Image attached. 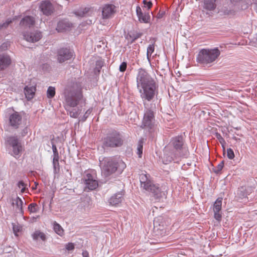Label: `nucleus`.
Instances as JSON below:
<instances>
[{
    "label": "nucleus",
    "instance_id": "nucleus-23",
    "mask_svg": "<svg viewBox=\"0 0 257 257\" xmlns=\"http://www.w3.org/2000/svg\"><path fill=\"white\" fill-rule=\"evenodd\" d=\"M52 151H53V164L54 167L55 168L56 165H59V163H58L59 159V154H58V152L57 151V147H56V145L53 143H52Z\"/></svg>",
    "mask_w": 257,
    "mask_h": 257
},
{
    "label": "nucleus",
    "instance_id": "nucleus-7",
    "mask_svg": "<svg viewBox=\"0 0 257 257\" xmlns=\"http://www.w3.org/2000/svg\"><path fill=\"white\" fill-rule=\"evenodd\" d=\"M123 143V138L121 134L113 130L106 135L102 139V147L113 148L121 147Z\"/></svg>",
    "mask_w": 257,
    "mask_h": 257
},
{
    "label": "nucleus",
    "instance_id": "nucleus-16",
    "mask_svg": "<svg viewBox=\"0 0 257 257\" xmlns=\"http://www.w3.org/2000/svg\"><path fill=\"white\" fill-rule=\"evenodd\" d=\"M23 36L24 39L29 42H35L39 41L41 37V33L39 31H36L30 33H24Z\"/></svg>",
    "mask_w": 257,
    "mask_h": 257
},
{
    "label": "nucleus",
    "instance_id": "nucleus-1",
    "mask_svg": "<svg viewBox=\"0 0 257 257\" xmlns=\"http://www.w3.org/2000/svg\"><path fill=\"white\" fill-rule=\"evenodd\" d=\"M136 82L143 101H151L157 92L158 86L155 80L146 69L140 68L137 71Z\"/></svg>",
    "mask_w": 257,
    "mask_h": 257
},
{
    "label": "nucleus",
    "instance_id": "nucleus-17",
    "mask_svg": "<svg viewBox=\"0 0 257 257\" xmlns=\"http://www.w3.org/2000/svg\"><path fill=\"white\" fill-rule=\"evenodd\" d=\"M136 14L140 22L148 23L150 21V15L149 12L143 13L139 6L136 7Z\"/></svg>",
    "mask_w": 257,
    "mask_h": 257
},
{
    "label": "nucleus",
    "instance_id": "nucleus-32",
    "mask_svg": "<svg viewBox=\"0 0 257 257\" xmlns=\"http://www.w3.org/2000/svg\"><path fill=\"white\" fill-rule=\"evenodd\" d=\"M55 94V88L52 86H49L47 91V95L48 98H52Z\"/></svg>",
    "mask_w": 257,
    "mask_h": 257
},
{
    "label": "nucleus",
    "instance_id": "nucleus-37",
    "mask_svg": "<svg viewBox=\"0 0 257 257\" xmlns=\"http://www.w3.org/2000/svg\"><path fill=\"white\" fill-rule=\"evenodd\" d=\"M12 225L14 233L16 236H18V233L20 231L22 227L20 225H16L14 223H13Z\"/></svg>",
    "mask_w": 257,
    "mask_h": 257
},
{
    "label": "nucleus",
    "instance_id": "nucleus-14",
    "mask_svg": "<svg viewBox=\"0 0 257 257\" xmlns=\"http://www.w3.org/2000/svg\"><path fill=\"white\" fill-rule=\"evenodd\" d=\"M22 116L17 111H15L9 116V122L11 126L15 128L19 127L21 123Z\"/></svg>",
    "mask_w": 257,
    "mask_h": 257
},
{
    "label": "nucleus",
    "instance_id": "nucleus-24",
    "mask_svg": "<svg viewBox=\"0 0 257 257\" xmlns=\"http://www.w3.org/2000/svg\"><path fill=\"white\" fill-rule=\"evenodd\" d=\"M35 88L33 87L26 86L24 89V93L28 100L32 99L35 94Z\"/></svg>",
    "mask_w": 257,
    "mask_h": 257
},
{
    "label": "nucleus",
    "instance_id": "nucleus-26",
    "mask_svg": "<svg viewBox=\"0 0 257 257\" xmlns=\"http://www.w3.org/2000/svg\"><path fill=\"white\" fill-rule=\"evenodd\" d=\"M13 205H15L17 209L19 210V211L21 213H23V202L22 200L19 197H16L15 199L14 200L13 202Z\"/></svg>",
    "mask_w": 257,
    "mask_h": 257
},
{
    "label": "nucleus",
    "instance_id": "nucleus-25",
    "mask_svg": "<svg viewBox=\"0 0 257 257\" xmlns=\"http://www.w3.org/2000/svg\"><path fill=\"white\" fill-rule=\"evenodd\" d=\"M53 228L55 232L59 236H62L64 235V229L57 222L54 221L53 223Z\"/></svg>",
    "mask_w": 257,
    "mask_h": 257
},
{
    "label": "nucleus",
    "instance_id": "nucleus-10",
    "mask_svg": "<svg viewBox=\"0 0 257 257\" xmlns=\"http://www.w3.org/2000/svg\"><path fill=\"white\" fill-rule=\"evenodd\" d=\"M116 12V7L113 4H107L102 7V18L109 19L112 18Z\"/></svg>",
    "mask_w": 257,
    "mask_h": 257
},
{
    "label": "nucleus",
    "instance_id": "nucleus-19",
    "mask_svg": "<svg viewBox=\"0 0 257 257\" xmlns=\"http://www.w3.org/2000/svg\"><path fill=\"white\" fill-rule=\"evenodd\" d=\"M72 24L68 20H61L58 23L56 30L59 32L68 31L72 27Z\"/></svg>",
    "mask_w": 257,
    "mask_h": 257
},
{
    "label": "nucleus",
    "instance_id": "nucleus-45",
    "mask_svg": "<svg viewBox=\"0 0 257 257\" xmlns=\"http://www.w3.org/2000/svg\"><path fill=\"white\" fill-rule=\"evenodd\" d=\"M18 186L19 188H21V191L23 192L25 189V183L23 181H20L18 183Z\"/></svg>",
    "mask_w": 257,
    "mask_h": 257
},
{
    "label": "nucleus",
    "instance_id": "nucleus-20",
    "mask_svg": "<svg viewBox=\"0 0 257 257\" xmlns=\"http://www.w3.org/2000/svg\"><path fill=\"white\" fill-rule=\"evenodd\" d=\"M123 196V194L121 192L116 193L109 199L108 203L110 205L117 206L121 202Z\"/></svg>",
    "mask_w": 257,
    "mask_h": 257
},
{
    "label": "nucleus",
    "instance_id": "nucleus-6",
    "mask_svg": "<svg viewBox=\"0 0 257 257\" xmlns=\"http://www.w3.org/2000/svg\"><path fill=\"white\" fill-rule=\"evenodd\" d=\"M145 106V113L141 127L147 129L150 133H155L158 130L155 121V113L149 108L148 104L145 101H143Z\"/></svg>",
    "mask_w": 257,
    "mask_h": 257
},
{
    "label": "nucleus",
    "instance_id": "nucleus-35",
    "mask_svg": "<svg viewBox=\"0 0 257 257\" xmlns=\"http://www.w3.org/2000/svg\"><path fill=\"white\" fill-rule=\"evenodd\" d=\"M224 166V161H221L218 165L213 169L214 173L218 174L221 172Z\"/></svg>",
    "mask_w": 257,
    "mask_h": 257
},
{
    "label": "nucleus",
    "instance_id": "nucleus-11",
    "mask_svg": "<svg viewBox=\"0 0 257 257\" xmlns=\"http://www.w3.org/2000/svg\"><path fill=\"white\" fill-rule=\"evenodd\" d=\"M73 56V52L66 48H60L57 51V60L59 63L70 59Z\"/></svg>",
    "mask_w": 257,
    "mask_h": 257
},
{
    "label": "nucleus",
    "instance_id": "nucleus-30",
    "mask_svg": "<svg viewBox=\"0 0 257 257\" xmlns=\"http://www.w3.org/2000/svg\"><path fill=\"white\" fill-rule=\"evenodd\" d=\"M155 46L154 44H150L148 46L147 48V58L149 62H150V57L152 54V53L154 52Z\"/></svg>",
    "mask_w": 257,
    "mask_h": 257
},
{
    "label": "nucleus",
    "instance_id": "nucleus-43",
    "mask_svg": "<svg viewBox=\"0 0 257 257\" xmlns=\"http://www.w3.org/2000/svg\"><path fill=\"white\" fill-rule=\"evenodd\" d=\"M102 66V63L101 61H97L96 63V66L95 68V70L97 71L98 72L100 71V69L101 68Z\"/></svg>",
    "mask_w": 257,
    "mask_h": 257
},
{
    "label": "nucleus",
    "instance_id": "nucleus-22",
    "mask_svg": "<svg viewBox=\"0 0 257 257\" xmlns=\"http://www.w3.org/2000/svg\"><path fill=\"white\" fill-rule=\"evenodd\" d=\"M216 0H203V9L207 11H213L216 7Z\"/></svg>",
    "mask_w": 257,
    "mask_h": 257
},
{
    "label": "nucleus",
    "instance_id": "nucleus-49",
    "mask_svg": "<svg viewBox=\"0 0 257 257\" xmlns=\"http://www.w3.org/2000/svg\"><path fill=\"white\" fill-rule=\"evenodd\" d=\"M219 141L222 146V147H223L224 145L225 144V141L224 139L222 138L221 140H219Z\"/></svg>",
    "mask_w": 257,
    "mask_h": 257
},
{
    "label": "nucleus",
    "instance_id": "nucleus-2",
    "mask_svg": "<svg viewBox=\"0 0 257 257\" xmlns=\"http://www.w3.org/2000/svg\"><path fill=\"white\" fill-rule=\"evenodd\" d=\"M66 110L71 117L77 118L81 112L79 107L74 108L82 98L81 86L76 81L69 82L64 89Z\"/></svg>",
    "mask_w": 257,
    "mask_h": 257
},
{
    "label": "nucleus",
    "instance_id": "nucleus-33",
    "mask_svg": "<svg viewBox=\"0 0 257 257\" xmlns=\"http://www.w3.org/2000/svg\"><path fill=\"white\" fill-rule=\"evenodd\" d=\"M143 142L142 140H140L138 147H137V154H138L139 158L142 157V155L143 154Z\"/></svg>",
    "mask_w": 257,
    "mask_h": 257
},
{
    "label": "nucleus",
    "instance_id": "nucleus-42",
    "mask_svg": "<svg viewBox=\"0 0 257 257\" xmlns=\"http://www.w3.org/2000/svg\"><path fill=\"white\" fill-rule=\"evenodd\" d=\"M91 110L90 109H88L85 113V114L83 115V117H82L81 120L82 121H84L86 120L87 118L88 117L89 115L91 113Z\"/></svg>",
    "mask_w": 257,
    "mask_h": 257
},
{
    "label": "nucleus",
    "instance_id": "nucleus-21",
    "mask_svg": "<svg viewBox=\"0 0 257 257\" xmlns=\"http://www.w3.org/2000/svg\"><path fill=\"white\" fill-rule=\"evenodd\" d=\"M11 63L10 56L6 54H0V70H3L8 67Z\"/></svg>",
    "mask_w": 257,
    "mask_h": 257
},
{
    "label": "nucleus",
    "instance_id": "nucleus-40",
    "mask_svg": "<svg viewBox=\"0 0 257 257\" xmlns=\"http://www.w3.org/2000/svg\"><path fill=\"white\" fill-rule=\"evenodd\" d=\"M127 67L126 62H122L119 67V70L120 72H123L125 71Z\"/></svg>",
    "mask_w": 257,
    "mask_h": 257
},
{
    "label": "nucleus",
    "instance_id": "nucleus-13",
    "mask_svg": "<svg viewBox=\"0 0 257 257\" xmlns=\"http://www.w3.org/2000/svg\"><path fill=\"white\" fill-rule=\"evenodd\" d=\"M39 9L44 15L47 16L51 15L54 10L52 4L49 1H42L39 5Z\"/></svg>",
    "mask_w": 257,
    "mask_h": 257
},
{
    "label": "nucleus",
    "instance_id": "nucleus-8",
    "mask_svg": "<svg viewBox=\"0 0 257 257\" xmlns=\"http://www.w3.org/2000/svg\"><path fill=\"white\" fill-rule=\"evenodd\" d=\"M168 145L176 150H182V157L186 158L189 154L188 147L184 145V138L181 135L172 138Z\"/></svg>",
    "mask_w": 257,
    "mask_h": 257
},
{
    "label": "nucleus",
    "instance_id": "nucleus-12",
    "mask_svg": "<svg viewBox=\"0 0 257 257\" xmlns=\"http://www.w3.org/2000/svg\"><path fill=\"white\" fill-rule=\"evenodd\" d=\"M222 198H218L214 203L213 206L214 217L218 221H220L222 218V215L221 213L222 208Z\"/></svg>",
    "mask_w": 257,
    "mask_h": 257
},
{
    "label": "nucleus",
    "instance_id": "nucleus-15",
    "mask_svg": "<svg viewBox=\"0 0 257 257\" xmlns=\"http://www.w3.org/2000/svg\"><path fill=\"white\" fill-rule=\"evenodd\" d=\"M252 190L253 189L251 187L241 186L238 188L236 197L238 199H246L247 198V196L252 192Z\"/></svg>",
    "mask_w": 257,
    "mask_h": 257
},
{
    "label": "nucleus",
    "instance_id": "nucleus-52",
    "mask_svg": "<svg viewBox=\"0 0 257 257\" xmlns=\"http://www.w3.org/2000/svg\"><path fill=\"white\" fill-rule=\"evenodd\" d=\"M4 45H5V44H3L2 46L3 47H4Z\"/></svg>",
    "mask_w": 257,
    "mask_h": 257
},
{
    "label": "nucleus",
    "instance_id": "nucleus-9",
    "mask_svg": "<svg viewBox=\"0 0 257 257\" xmlns=\"http://www.w3.org/2000/svg\"><path fill=\"white\" fill-rule=\"evenodd\" d=\"M84 181L85 188H88L90 190H94L98 187V181L94 174L89 173H86L84 177Z\"/></svg>",
    "mask_w": 257,
    "mask_h": 257
},
{
    "label": "nucleus",
    "instance_id": "nucleus-39",
    "mask_svg": "<svg viewBox=\"0 0 257 257\" xmlns=\"http://www.w3.org/2000/svg\"><path fill=\"white\" fill-rule=\"evenodd\" d=\"M227 156L229 159H233L234 158V154L233 150L231 148L227 149Z\"/></svg>",
    "mask_w": 257,
    "mask_h": 257
},
{
    "label": "nucleus",
    "instance_id": "nucleus-4",
    "mask_svg": "<svg viewBox=\"0 0 257 257\" xmlns=\"http://www.w3.org/2000/svg\"><path fill=\"white\" fill-rule=\"evenodd\" d=\"M141 188L152 194L155 199L160 200L166 197V192L163 191L159 185L154 184L150 179V176L146 172L140 174Z\"/></svg>",
    "mask_w": 257,
    "mask_h": 257
},
{
    "label": "nucleus",
    "instance_id": "nucleus-51",
    "mask_svg": "<svg viewBox=\"0 0 257 257\" xmlns=\"http://www.w3.org/2000/svg\"><path fill=\"white\" fill-rule=\"evenodd\" d=\"M139 37H140V35H137L136 36H135V37L134 38V39H133L132 42H133V41H135L136 39H138V38H139Z\"/></svg>",
    "mask_w": 257,
    "mask_h": 257
},
{
    "label": "nucleus",
    "instance_id": "nucleus-44",
    "mask_svg": "<svg viewBox=\"0 0 257 257\" xmlns=\"http://www.w3.org/2000/svg\"><path fill=\"white\" fill-rule=\"evenodd\" d=\"M143 3L145 6L148 7V9H150L152 7L153 4L151 1L144 0Z\"/></svg>",
    "mask_w": 257,
    "mask_h": 257
},
{
    "label": "nucleus",
    "instance_id": "nucleus-27",
    "mask_svg": "<svg viewBox=\"0 0 257 257\" xmlns=\"http://www.w3.org/2000/svg\"><path fill=\"white\" fill-rule=\"evenodd\" d=\"M6 140H7V142L9 143V144L10 145H11L12 147L21 144L19 143V140L17 137H15V136L9 137L7 138Z\"/></svg>",
    "mask_w": 257,
    "mask_h": 257
},
{
    "label": "nucleus",
    "instance_id": "nucleus-31",
    "mask_svg": "<svg viewBox=\"0 0 257 257\" xmlns=\"http://www.w3.org/2000/svg\"><path fill=\"white\" fill-rule=\"evenodd\" d=\"M15 20L14 18L13 19L11 18H9L6 20V21L3 23L0 24V30L5 29L8 28L9 25L12 23V22Z\"/></svg>",
    "mask_w": 257,
    "mask_h": 257
},
{
    "label": "nucleus",
    "instance_id": "nucleus-38",
    "mask_svg": "<svg viewBox=\"0 0 257 257\" xmlns=\"http://www.w3.org/2000/svg\"><path fill=\"white\" fill-rule=\"evenodd\" d=\"M90 8H85L83 10L80 12H75V15L80 17H83L87 14Z\"/></svg>",
    "mask_w": 257,
    "mask_h": 257
},
{
    "label": "nucleus",
    "instance_id": "nucleus-47",
    "mask_svg": "<svg viewBox=\"0 0 257 257\" xmlns=\"http://www.w3.org/2000/svg\"><path fill=\"white\" fill-rule=\"evenodd\" d=\"M215 136L216 138L218 140V141L221 140L222 138V137L221 136V135L218 133H216L215 134Z\"/></svg>",
    "mask_w": 257,
    "mask_h": 257
},
{
    "label": "nucleus",
    "instance_id": "nucleus-36",
    "mask_svg": "<svg viewBox=\"0 0 257 257\" xmlns=\"http://www.w3.org/2000/svg\"><path fill=\"white\" fill-rule=\"evenodd\" d=\"M37 204L33 203H31L28 206V210L31 213H35L37 211L36 208Z\"/></svg>",
    "mask_w": 257,
    "mask_h": 257
},
{
    "label": "nucleus",
    "instance_id": "nucleus-48",
    "mask_svg": "<svg viewBox=\"0 0 257 257\" xmlns=\"http://www.w3.org/2000/svg\"><path fill=\"white\" fill-rule=\"evenodd\" d=\"M82 256L83 257H89V253L88 252L85 250L82 252Z\"/></svg>",
    "mask_w": 257,
    "mask_h": 257
},
{
    "label": "nucleus",
    "instance_id": "nucleus-28",
    "mask_svg": "<svg viewBox=\"0 0 257 257\" xmlns=\"http://www.w3.org/2000/svg\"><path fill=\"white\" fill-rule=\"evenodd\" d=\"M33 239L37 240L40 238L42 240H45L46 239L45 234L40 231H36L32 234Z\"/></svg>",
    "mask_w": 257,
    "mask_h": 257
},
{
    "label": "nucleus",
    "instance_id": "nucleus-29",
    "mask_svg": "<svg viewBox=\"0 0 257 257\" xmlns=\"http://www.w3.org/2000/svg\"><path fill=\"white\" fill-rule=\"evenodd\" d=\"M13 154L15 158L19 156L20 153L22 151V146L21 144L13 146Z\"/></svg>",
    "mask_w": 257,
    "mask_h": 257
},
{
    "label": "nucleus",
    "instance_id": "nucleus-3",
    "mask_svg": "<svg viewBox=\"0 0 257 257\" xmlns=\"http://www.w3.org/2000/svg\"><path fill=\"white\" fill-rule=\"evenodd\" d=\"M99 160L102 173L106 177L116 172L120 174L126 167L124 162L119 158L105 157L102 160L99 158Z\"/></svg>",
    "mask_w": 257,
    "mask_h": 257
},
{
    "label": "nucleus",
    "instance_id": "nucleus-5",
    "mask_svg": "<svg viewBox=\"0 0 257 257\" xmlns=\"http://www.w3.org/2000/svg\"><path fill=\"white\" fill-rule=\"evenodd\" d=\"M220 55L218 48L202 49L196 57L197 62L204 66H211Z\"/></svg>",
    "mask_w": 257,
    "mask_h": 257
},
{
    "label": "nucleus",
    "instance_id": "nucleus-18",
    "mask_svg": "<svg viewBox=\"0 0 257 257\" xmlns=\"http://www.w3.org/2000/svg\"><path fill=\"white\" fill-rule=\"evenodd\" d=\"M35 23V20L33 17L27 16L21 20L20 25L24 29L30 28L34 25Z\"/></svg>",
    "mask_w": 257,
    "mask_h": 257
},
{
    "label": "nucleus",
    "instance_id": "nucleus-50",
    "mask_svg": "<svg viewBox=\"0 0 257 257\" xmlns=\"http://www.w3.org/2000/svg\"><path fill=\"white\" fill-rule=\"evenodd\" d=\"M231 2L233 4H236L237 3L240 2L241 0H230Z\"/></svg>",
    "mask_w": 257,
    "mask_h": 257
},
{
    "label": "nucleus",
    "instance_id": "nucleus-53",
    "mask_svg": "<svg viewBox=\"0 0 257 257\" xmlns=\"http://www.w3.org/2000/svg\"><path fill=\"white\" fill-rule=\"evenodd\" d=\"M255 39H256V42H257V36H256V38H255Z\"/></svg>",
    "mask_w": 257,
    "mask_h": 257
},
{
    "label": "nucleus",
    "instance_id": "nucleus-34",
    "mask_svg": "<svg viewBox=\"0 0 257 257\" xmlns=\"http://www.w3.org/2000/svg\"><path fill=\"white\" fill-rule=\"evenodd\" d=\"M174 157L176 158V157L175 156L174 157H173V156H169L168 155V154H164L163 158V162L164 164H168L174 160Z\"/></svg>",
    "mask_w": 257,
    "mask_h": 257
},
{
    "label": "nucleus",
    "instance_id": "nucleus-41",
    "mask_svg": "<svg viewBox=\"0 0 257 257\" xmlns=\"http://www.w3.org/2000/svg\"><path fill=\"white\" fill-rule=\"evenodd\" d=\"M66 249L68 250H73L74 249V244L73 243L69 242L65 245Z\"/></svg>",
    "mask_w": 257,
    "mask_h": 257
},
{
    "label": "nucleus",
    "instance_id": "nucleus-46",
    "mask_svg": "<svg viewBox=\"0 0 257 257\" xmlns=\"http://www.w3.org/2000/svg\"><path fill=\"white\" fill-rule=\"evenodd\" d=\"M165 14V12H159L157 15V18L158 19H161L162 18H163V17L164 16Z\"/></svg>",
    "mask_w": 257,
    "mask_h": 257
}]
</instances>
